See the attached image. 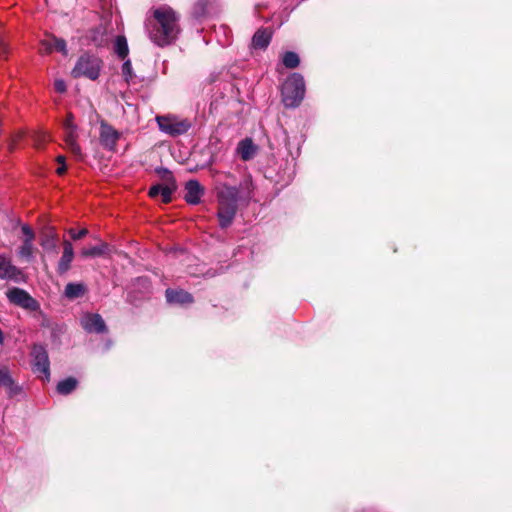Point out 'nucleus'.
I'll use <instances>...</instances> for the list:
<instances>
[{"mask_svg":"<svg viewBox=\"0 0 512 512\" xmlns=\"http://www.w3.org/2000/svg\"><path fill=\"white\" fill-rule=\"evenodd\" d=\"M145 29L155 45H170L180 33L179 16L171 7H157L152 10V16L146 19Z\"/></svg>","mask_w":512,"mask_h":512,"instance_id":"nucleus-1","label":"nucleus"},{"mask_svg":"<svg viewBox=\"0 0 512 512\" xmlns=\"http://www.w3.org/2000/svg\"><path fill=\"white\" fill-rule=\"evenodd\" d=\"M253 182L251 177L243 179L239 186L223 184L219 193L218 218L222 228L228 227L236 214L238 202L250 201L253 196Z\"/></svg>","mask_w":512,"mask_h":512,"instance_id":"nucleus-2","label":"nucleus"},{"mask_svg":"<svg viewBox=\"0 0 512 512\" xmlns=\"http://www.w3.org/2000/svg\"><path fill=\"white\" fill-rule=\"evenodd\" d=\"M305 95L304 78L299 73L291 74L282 86V101L286 107L295 108Z\"/></svg>","mask_w":512,"mask_h":512,"instance_id":"nucleus-3","label":"nucleus"},{"mask_svg":"<svg viewBox=\"0 0 512 512\" xmlns=\"http://www.w3.org/2000/svg\"><path fill=\"white\" fill-rule=\"evenodd\" d=\"M101 68V61L99 58L90 55L81 56L75 67L72 70V75L75 78L87 77L91 80H96L99 76Z\"/></svg>","mask_w":512,"mask_h":512,"instance_id":"nucleus-4","label":"nucleus"},{"mask_svg":"<svg viewBox=\"0 0 512 512\" xmlns=\"http://www.w3.org/2000/svg\"><path fill=\"white\" fill-rule=\"evenodd\" d=\"M156 122L159 129L170 136H178L186 133L191 128V122L176 116H157Z\"/></svg>","mask_w":512,"mask_h":512,"instance_id":"nucleus-5","label":"nucleus"},{"mask_svg":"<svg viewBox=\"0 0 512 512\" xmlns=\"http://www.w3.org/2000/svg\"><path fill=\"white\" fill-rule=\"evenodd\" d=\"M21 245L17 249V256L26 262H32L36 247L34 244L36 235L28 224H21Z\"/></svg>","mask_w":512,"mask_h":512,"instance_id":"nucleus-6","label":"nucleus"},{"mask_svg":"<svg viewBox=\"0 0 512 512\" xmlns=\"http://www.w3.org/2000/svg\"><path fill=\"white\" fill-rule=\"evenodd\" d=\"M64 129V141L67 148L75 155L78 159L83 158L81 147L77 142L78 133L77 125L74 123L72 114H68L67 118L63 123Z\"/></svg>","mask_w":512,"mask_h":512,"instance_id":"nucleus-7","label":"nucleus"},{"mask_svg":"<svg viewBox=\"0 0 512 512\" xmlns=\"http://www.w3.org/2000/svg\"><path fill=\"white\" fill-rule=\"evenodd\" d=\"M158 173L166 180V184L152 186L149 190V196L157 197L161 195L162 201L168 203L171 201V196L176 190V184L171 172L167 169L158 170Z\"/></svg>","mask_w":512,"mask_h":512,"instance_id":"nucleus-8","label":"nucleus"},{"mask_svg":"<svg viewBox=\"0 0 512 512\" xmlns=\"http://www.w3.org/2000/svg\"><path fill=\"white\" fill-rule=\"evenodd\" d=\"M33 371L42 378L49 380L50 363L46 349L41 345H35L32 350Z\"/></svg>","mask_w":512,"mask_h":512,"instance_id":"nucleus-9","label":"nucleus"},{"mask_svg":"<svg viewBox=\"0 0 512 512\" xmlns=\"http://www.w3.org/2000/svg\"><path fill=\"white\" fill-rule=\"evenodd\" d=\"M6 296L11 303L23 309L29 311H37L39 309V303L23 289L12 288L7 291Z\"/></svg>","mask_w":512,"mask_h":512,"instance_id":"nucleus-10","label":"nucleus"},{"mask_svg":"<svg viewBox=\"0 0 512 512\" xmlns=\"http://www.w3.org/2000/svg\"><path fill=\"white\" fill-rule=\"evenodd\" d=\"M119 138L120 134L117 130H115L111 125H109L105 121H101L99 140L104 148L108 150H114Z\"/></svg>","mask_w":512,"mask_h":512,"instance_id":"nucleus-11","label":"nucleus"},{"mask_svg":"<svg viewBox=\"0 0 512 512\" xmlns=\"http://www.w3.org/2000/svg\"><path fill=\"white\" fill-rule=\"evenodd\" d=\"M81 325L88 333H103L106 331V325L99 314H85L81 318Z\"/></svg>","mask_w":512,"mask_h":512,"instance_id":"nucleus-12","label":"nucleus"},{"mask_svg":"<svg viewBox=\"0 0 512 512\" xmlns=\"http://www.w3.org/2000/svg\"><path fill=\"white\" fill-rule=\"evenodd\" d=\"M74 259V249L70 241L65 240L63 242V252L57 265V271L59 274H65L71 267V263Z\"/></svg>","mask_w":512,"mask_h":512,"instance_id":"nucleus-13","label":"nucleus"},{"mask_svg":"<svg viewBox=\"0 0 512 512\" xmlns=\"http://www.w3.org/2000/svg\"><path fill=\"white\" fill-rule=\"evenodd\" d=\"M185 200L189 204H198L204 193V189L201 184L196 180H190L185 185Z\"/></svg>","mask_w":512,"mask_h":512,"instance_id":"nucleus-14","label":"nucleus"},{"mask_svg":"<svg viewBox=\"0 0 512 512\" xmlns=\"http://www.w3.org/2000/svg\"><path fill=\"white\" fill-rule=\"evenodd\" d=\"M20 275L21 271L7 257L0 254V278L16 280Z\"/></svg>","mask_w":512,"mask_h":512,"instance_id":"nucleus-15","label":"nucleus"},{"mask_svg":"<svg viewBox=\"0 0 512 512\" xmlns=\"http://www.w3.org/2000/svg\"><path fill=\"white\" fill-rule=\"evenodd\" d=\"M236 152L242 160L248 161L256 155L257 146L253 143L252 139L245 138L238 143Z\"/></svg>","mask_w":512,"mask_h":512,"instance_id":"nucleus-16","label":"nucleus"},{"mask_svg":"<svg viewBox=\"0 0 512 512\" xmlns=\"http://www.w3.org/2000/svg\"><path fill=\"white\" fill-rule=\"evenodd\" d=\"M166 299L171 304H187L192 302V296L183 290H166Z\"/></svg>","mask_w":512,"mask_h":512,"instance_id":"nucleus-17","label":"nucleus"},{"mask_svg":"<svg viewBox=\"0 0 512 512\" xmlns=\"http://www.w3.org/2000/svg\"><path fill=\"white\" fill-rule=\"evenodd\" d=\"M0 387H5L9 394L15 395L20 391V388L15 385L9 370L6 367L0 366Z\"/></svg>","mask_w":512,"mask_h":512,"instance_id":"nucleus-18","label":"nucleus"},{"mask_svg":"<svg viewBox=\"0 0 512 512\" xmlns=\"http://www.w3.org/2000/svg\"><path fill=\"white\" fill-rule=\"evenodd\" d=\"M107 252L108 245L105 242H100L98 245L83 248L80 252V256L82 258H95L103 256Z\"/></svg>","mask_w":512,"mask_h":512,"instance_id":"nucleus-19","label":"nucleus"},{"mask_svg":"<svg viewBox=\"0 0 512 512\" xmlns=\"http://www.w3.org/2000/svg\"><path fill=\"white\" fill-rule=\"evenodd\" d=\"M271 40V34L266 30H258L252 39L254 48L264 49L266 48Z\"/></svg>","mask_w":512,"mask_h":512,"instance_id":"nucleus-20","label":"nucleus"},{"mask_svg":"<svg viewBox=\"0 0 512 512\" xmlns=\"http://www.w3.org/2000/svg\"><path fill=\"white\" fill-rule=\"evenodd\" d=\"M85 292V286L81 283H68L64 294L69 299H75L82 296Z\"/></svg>","mask_w":512,"mask_h":512,"instance_id":"nucleus-21","label":"nucleus"},{"mask_svg":"<svg viewBox=\"0 0 512 512\" xmlns=\"http://www.w3.org/2000/svg\"><path fill=\"white\" fill-rule=\"evenodd\" d=\"M42 248L47 252H56L57 236L54 232L45 235L40 242Z\"/></svg>","mask_w":512,"mask_h":512,"instance_id":"nucleus-22","label":"nucleus"},{"mask_svg":"<svg viewBox=\"0 0 512 512\" xmlns=\"http://www.w3.org/2000/svg\"><path fill=\"white\" fill-rule=\"evenodd\" d=\"M76 386H77L76 379L70 377V378L60 381L57 384V392L62 395H67V394L71 393L76 388Z\"/></svg>","mask_w":512,"mask_h":512,"instance_id":"nucleus-23","label":"nucleus"},{"mask_svg":"<svg viewBox=\"0 0 512 512\" xmlns=\"http://www.w3.org/2000/svg\"><path fill=\"white\" fill-rule=\"evenodd\" d=\"M115 53L122 59H124L129 52L127 40L124 36H118L114 43Z\"/></svg>","mask_w":512,"mask_h":512,"instance_id":"nucleus-24","label":"nucleus"},{"mask_svg":"<svg viewBox=\"0 0 512 512\" xmlns=\"http://www.w3.org/2000/svg\"><path fill=\"white\" fill-rule=\"evenodd\" d=\"M282 63L286 68L293 69L299 65L300 59L295 52L289 51L282 56Z\"/></svg>","mask_w":512,"mask_h":512,"instance_id":"nucleus-25","label":"nucleus"},{"mask_svg":"<svg viewBox=\"0 0 512 512\" xmlns=\"http://www.w3.org/2000/svg\"><path fill=\"white\" fill-rule=\"evenodd\" d=\"M210 0H197L193 7V15L196 18L202 17L207 12V6L209 5Z\"/></svg>","mask_w":512,"mask_h":512,"instance_id":"nucleus-26","label":"nucleus"},{"mask_svg":"<svg viewBox=\"0 0 512 512\" xmlns=\"http://www.w3.org/2000/svg\"><path fill=\"white\" fill-rule=\"evenodd\" d=\"M122 74H123V77L125 78L126 82H129L133 78L134 74H133L132 65H131L130 60H126L123 63Z\"/></svg>","mask_w":512,"mask_h":512,"instance_id":"nucleus-27","label":"nucleus"},{"mask_svg":"<svg viewBox=\"0 0 512 512\" xmlns=\"http://www.w3.org/2000/svg\"><path fill=\"white\" fill-rule=\"evenodd\" d=\"M54 48L53 39H44L40 42V52L41 53H50Z\"/></svg>","mask_w":512,"mask_h":512,"instance_id":"nucleus-28","label":"nucleus"},{"mask_svg":"<svg viewBox=\"0 0 512 512\" xmlns=\"http://www.w3.org/2000/svg\"><path fill=\"white\" fill-rule=\"evenodd\" d=\"M68 232L73 240H79L88 234V230L86 228H83L79 231H76L74 229H69Z\"/></svg>","mask_w":512,"mask_h":512,"instance_id":"nucleus-29","label":"nucleus"},{"mask_svg":"<svg viewBox=\"0 0 512 512\" xmlns=\"http://www.w3.org/2000/svg\"><path fill=\"white\" fill-rule=\"evenodd\" d=\"M53 39V45L54 47L62 52L64 55L67 54V48H66V43L63 39H57V38H52Z\"/></svg>","mask_w":512,"mask_h":512,"instance_id":"nucleus-30","label":"nucleus"},{"mask_svg":"<svg viewBox=\"0 0 512 512\" xmlns=\"http://www.w3.org/2000/svg\"><path fill=\"white\" fill-rule=\"evenodd\" d=\"M54 87L59 93H64L66 91V84L62 79L55 80Z\"/></svg>","mask_w":512,"mask_h":512,"instance_id":"nucleus-31","label":"nucleus"},{"mask_svg":"<svg viewBox=\"0 0 512 512\" xmlns=\"http://www.w3.org/2000/svg\"><path fill=\"white\" fill-rule=\"evenodd\" d=\"M7 52V46L4 40L0 37V57L4 56Z\"/></svg>","mask_w":512,"mask_h":512,"instance_id":"nucleus-32","label":"nucleus"},{"mask_svg":"<svg viewBox=\"0 0 512 512\" xmlns=\"http://www.w3.org/2000/svg\"><path fill=\"white\" fill-rule=\"evenodd\" d=\"M66 170H67L66 164H59L58 168L56 169V173L58 175H63Z\"/></svg>","mask_w":512,"mask_h":512,"instance_id":"nucleus-33","label":"nucleus"},{"mask_svg":"<svg viewBox=\"0 0 512 512\" xmlns=\"http://www.w3.org/2000/svg\"><path fill=\"white\" fill-rule=\"evenodd\" d=\"M56 161H57V163H58V164H66V162H65V157H64V156H62V155L58 156V157L56 158Z\"/></svg>","mask_w":512,"mask_h":512,"instance_id":"nucleus-34","label":"nucleus"},{"mask_svg":"<svg viewBox=\"0 0 512 512\" xmlns=\"http://www.w3.org/2000/svg\"><path fill=\"white\" fill-rule=\"evenodd\" d=\"M3 334H2V331L0 330V344L3 342Z\"/></svg>","mask_w":512,"mask_h":512,"instance_id":"nucleus-35","label":"nucleus"}]
</instances>
